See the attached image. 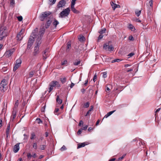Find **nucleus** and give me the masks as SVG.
<instances>
[{
    "instance_id": "nucleus-43",
    "label": "nucleus",
    "mask_w": 161,
    "mask_h": 161,
    "mask_svg": "<svg viewBox=\"0 0 161 161\" xmlns=\"http://www.w3.org/2000/svg\"><path fill=\"white\" fill-rule=\"evenodd\" d=\"M80 63V60H77V62H75L74 63V64L75 65H79Z\"/></svg>"
},
{
    "instance_id": "nucleus-27",
    "label": "nucleus",
    "mask_w": 161,
    "mask_h": 161,
    "mask_svg": "<svg viewBox=\"0 0 161 161\" xmlns=\"http://www.w3.org/2000/svg\"><path fill=\"white\" fill-rule=\"evenodd\" d=\"M58 111H59V109L58 108H55V110L54 111V113L55 115H58L59 114V113H58Z\"/></svg>"
},
{
    "instance_id": "nucleus-12",
    "label": "nucleus",
    "mask_w": 161,
    "mask_h": 161,
    "mask_svg": "<svg viewBox=\"0 0 161 161\" xmlns=\"http://www.w3.org/2000/svg\"><path fill=\"white\" fill-rule=\"evenodd\" d=\"M49 50L48 48H47L45 49V50L44 51L43 53V59H46L47 57L48 56L49 53Z\"/></svg>"
},
{
    "instance_id": "nucleus-41",
    "label": "nucleus",
    "mask_w": 161,
    "mask_h": 161,
    "mask_svg": "<svg viewBox=\"0 0 161 161\" xmlns=\"http://www.w3.org/2000/svg\"><path fill=\"white\" fill-rule=\"evenodd\" d=\"M90 105L89 102H87L84 104V106L85 108H88L89 107Z\"/></svg>"
},
{
    "instance_id": "nucleus-57",
    "label": "nucleus",
    "mask_w": 161,
    "mask_h": 161,
    "mask_svg": "<svg viewBox=\"0 0 161 161\" xmlns=\"http://www.w3.org/2000/svg\"><path fill=\"white\" fill-rule=\"evenodd\" d=\"M97 77L96 75H95L93 77V80L94 82L96 80Z\"/></svg>"
},
{
    "instance_id": "nucleus-33",
    "label": "nucleus",
    "mask_w": 161,
    "mask_h": 161,
    "mask_svg": "<svg viewBox=\"0 0 161 161\" xmlns=\"http://www.w3.org/2000/svg\"><path fill=\"white\" fill-rule=\"evenodd\" d=\"M121 60L119 59H115L112 61V63H113L115 62H120Z\"/></svg>"
},
{
    "instance_id": "nucleus-20",
    "label": "nucleus",
    "mask_w": 161,
    "mask_h": 161,
    "mask_svg": "<svg viewBox=\"0 0 161 161\" xmlns=\"http://www.w3.org/2000/svg\"><path fill=\"white\" fill-rule=\"evenodd\" d=\"M115 111V110H114L108 112L105 115L104 117V118H108V116H109L111 115L112 114H113Z\"/></svg>"
},
{
    "instance_id": "nucleus-45",
    "label": "nucleus",
    "mask_w": 161,
    "mask_h": 161,
    "mask_svg": "<svg viewBox=\"0 0 161 161\" xmlns=\"http://www.w3.org/2000/svg\"><path fill=\"white\" fill-rule=\"evenodd\" d=\"M75 0H72L71 6H74L75 3Z\"/></svg>"
},
{
    "instance_id": "nucleus-58",
    "label": "nucleus",
    "mask_w": 161,
    "mask_h": 161,
    "mask_svg": "<svg viewBox=\"0 0 161 161\" xmlns=\"http://www.w3.org/2000/svg\"><path fill=\"white\" fill-rule=\"evenodd\" d=\"M94 128L90 127L88 128V130L89 131H91V130H92L94 129Z\"/></svg>"
},
{
    "instance_id": "nucleus-25",
    "label": "nucleus",
    "mask_w": 161,
    "mask_h": 161,
    "mask_svg": "<svg viewBox=\"0 0 161 161\" xmlns=\"http://www.w3.org/2000/svg\"><path fill=\"white\" fill-rule=\"evenodd\" d=\"M78 39L80 42H83L85 40V38L84 36H80V37L78 38Z\"/></svg>"
},
{
    "instance_id": "nucleus-13",
    "label": "nucleus",
    "mask_w": 161,
    "mask_h": 161,
    "mask_svg": "<svg viewBox=\"0 0 161 161\" xmlns=\"http://www.w3.org/2000/svg\"><path fill=\"white\" fill-rule=\"evenodd\" d=\"M66 3V1L65 0H62L59 2L57 5V7L58 8H60L64 6Z\"/></svg>"
},
{
    "instance_id": "nucleus-60",
    "label": "nucleus",
    "mask_w": 161,
    "mask_h": 161,
    "mask_svg": "<svg viewBox=\"0 0 161 161\" xmlns=\"http://www.w3.org/2000/svg\"><path fill=\"white\" fill-rule=\"evenodd\" d=\"M67 63V61L66 60L64 61L62 63V65H63L66 64Z\"/></svg>"
},
{
    "instance_id": "nucleus-14",
    "label": "nucleus",
    "mask_w": 161,
    "mask_h": 161,
    "mask_svg": "<svg viewBox=\"0 0 161 161\" xmlns=\"http://www.w3.org/2000/svg\"><path fill=\"white\" fill-rule=\"evenodd\" d=\"M50 85L53 87L57 86L58 87H60V85L58 82L57 81H52L50 83Z\"/></svg>"
},
{
    "instance_id": "nucleus-53",
    "label": "nucleus",
    "mask_w": 161,
    "mask_h": 161,
    "mask_svg": "<svg viewBox=\"0 0 161 161\" xmlns=\"http://www.w3.org/2000/svg\"><path fill=\"white\" fill-rule=\"evenodd\" d=\"M129 39L130 41H133L134 39L132 36H130L129 37Z\"/></svg>"
},
{
    "instance_id": "nucleus-7",
    "label": "nucleus",
    "mask_w": 161,
    "mask_h": 161,
    "mask_svg": "<svg viewBox=\"0 0 161 161\" xmlns=\"http://www.w3.org/2000/svg\"><path fill=\"white\" fill-rule=\"evenodd\" d=\"M21 60L20 59H17L15 62L13 69V71H15L21 66Z\"/></svg>"
},
{
    "instance_id": "nucleus-16",
    "label": "nucleus",
    "mask_w": 161,
    "mask_h": 161,
    "mask_svg": "<svg viewBox=\"0 0 161 161\" xmlns=\"http://www.w3.org/2000/svg\"><path fill=\"white\" fill-rule=\"evenodd\" d=\"M111 4L112 8L114 10L117 8H120V6L119 4H117L114 3L113 2H112L111 3Z\"/></svg>"
},
{
    "instance_id": "nucleus-24",
    "label": "nucleus",
    "mask_w": 161,
    "mask_h": 161,
    "mask_svg": "<svg viewBox=\"0 0 161 161\" xmlns=\"http://www.w3.org/2000/svg\"><path fill=\"white\" fill-rule=\"evenodd\" d=\"M128 28L131 30V31H134L135 30V28L133 25L130 24L129 25Z\"/></svg>"
},
{
    "instance_id": "nucleus-47",
    "label": "nucleus",
    "mask_w": 161,
    "mask_h": 161,
    "mask_svg": "<svg viewBox=\"0 0 161 161\" xmlns=\"http://www.w3.org/2000/svg\"><path fill=\"white\" fill-rule=\"evenodd\" d=\"M134 55H135V53H130L128 55V56L129 57L128 58L131 57L132 56H133Z\"/></svg>"
},
{
    "instance_id": "nucleus-29",
    "label": "nucleus",
    "mask_w": 161,
    "mask_h": 161,
    "mask_svg": "<svg viewBox=\"0 0 161 161\" xmlns=\"http://www.w3.org/2000/svg\"><path fill=\"white\" fill-rule=\"evenodd\" d=\"M10 129V124H8V125L7 126V130H6V135H7V136H8V132L9 130Z\"/></svg>"
},
{
    "instance_id": "nucleus-64",
    "label": "nucleus",
    "mask_w": 161,
    "mask_h": 161,
    "mask_svg": "<svg viewBox=\"0 0 161 161\" xmlns=\"http://www.w3.org/2000/svg\"><path fill=\"white\" fill-rule=\"evenodd\" d=\"M83 124V121H80L79 124V126H80L81 125H82Z\"/></svg>"
},
{
    "instance_id": "nucleus-39",
    "label": "nucleus",
    "mask_w": 161,
    "mask_h": 161,
    "mask_svg": "<svg viewBox=\"0 0 161 161\" xmlns=\"http://www.w3.org/2000/svg\"><path fill=\"white\" fill-rule=\"evenodd\" d=\"M148 17L150 18L151 17V11L149 10L147 11Z\"/></svg>"
},
{
    "instance_id": "nucleus-38",
    "label": "nucleus",
    "mask_w": 161,
    "mask_h": 161,
    "mask_svg": "<svg viewBox=\"0 0 161 161\" xmlns=\"http://www.w3.org/2000/svg\"><path fill=\"white\" fill-rule=\"evenodd\" d=\"M19 105V101L18 100H17L15 103L14 104V108H16Z\"/></svg>"
},
{
    "instance_id": "nucleus-63",
    "label": "nucleus",
    "mask_w": 161,
    "mask_h": 161,
    "mask_svg": "<svg viewBox=\"0 0 161 161\" xmlns=\"http://www.w3.org/2000/svg\"><path fill=\"white\" fill-rule=\"evenodd\" d=\"M137 143H138L140 146H141V145L142 144V142L140 141H138L137 142Z\"/></svg>"
},
{
    "instance_id": "nucleus-15",
    "label": "nucleus",
    "mask_w": 161,
    "mask_h": 161,
    "mask_svg": "<svg viewBox=\"0 0 161 161\" xmlns=\"http://www.w3.org/2000/svg\"><path fill=\"white\" fill-rule=\"evenodd\" d=\"M19 143H18L14 145L13 148V151L15 153L17 152L19 149Z\"/></svg>"
},
{
    "instance_id": "nucleus-48",
    "label": "nucleus",
    "mask_w": 161,
    "mask_h": 161,
    "mask_svg": "<svg viewBox=\"0 0 161 161\" xmlns=\"http://www.w3.org/2000/svg\"><path fill=\"white\" fill-rule=\"evenodd\" d=\"M17 19H18V20L19 21H21L23 19V18L22 16H19L17 17Z\"/></svg>"
},
{
    "instance_id": "nucleus-11",
    "label": "nucleus",
    "mask_w": 161,
    "mask_h": 161,
    "mask_svg": "<svg viewBox=\"0 0 161 161\" xmlns=\"http://www.w3.org/2000/svg\"><path fill=\"white\" fill-rule=\"evenodd\" d=\"M45 31V30L44 28H43L40 30L38 35L36 36L37 37V41L39 40L38 39L39 38H40L41 40L42 37L43 36Z\"/></svg>"
},
{
    "instance_id": "nucleus-46",
    "label": "nucleus",
    "mask_w": 161,
    "mask_h": 161,
    "mask_svg": "<svg viewBox=\"0 0 161 161\" xmlns=\"http://www.w3.org/2000/svg\"><path fill=\"white\" fill-rule=\"evenodd\" d=\"M35 136V135L34 133V132L32 133L31 134V140L34 139Z\"/></svg>"
},
{
    "instance_id": "nucleus-44",
    "label": "nucleus",
    "mask_w": 161,
    "mask_h": 161,
    "mask_svg": "<svg viewBox=\"0 0 161 161\" xmlns=\"http://www.w3.org/2000/svg\"><path fill=\"white\" fill-rule=\"evenodd\" d=\"M103 77L105 78L107 77V75L106 72H103L102 73Z\"/></svg>"
},
{
    "instance_id": "nucleus-56",
    "label": "nucleus",
    "mask_w": 161,
    "mask_h": 161,
    "mask_svg": "<svg viewBox=\"0 0 161 161\" xmlns=\"http://www.w3.org/2000/svg\"><path fill=\"white\" fill-rule=\"evenodd\" d=\"M103 35H102V34L100 35L98 37V40L101 39H102L103 38Z\"/></svg>"
},
{
    "instance_id": "nucleus-42",
    "label": "nucleus",
    "mask_w": 161,
    "mask_h": 161,
    "mask_svg": "<svg viewBox=\"0 0 161 161\" xmlns=\"http://www.w3.org/2000/svg\"><path fill=\"white\" fill-rule=\"evenodd\" d=\"M46 108V104H44V106H42L41 108V111L42 112H44Z\"/></svg>"
},
{
    "instance_id": "nucleus-52",
    "label": "nucleus",
    "mask_w": 161,
    "mask_h": 161,
    "mask_svg": "<svg viewBox=\"0 0 161 161\" xmlns=\"http://www.w3.org/2000/svg\"><path fill=\"white\" fill-rule=\"evenodd\" d=\"M33 148L35 149H36L37 148V144L36 143H34L33 145Z\"/></svg>"
},
{
    "instance_id": "nucleus-26",
    "label": "nucleus",
    "mask_w": 161,
    "mask_h": 161,
    "mask_svg": "<svg viewBox=\"0 0 161 161\" xmlns=\"http://www.w3.org/2000/svg\"><path fill=\"white\" fill-rule=\"evenodd\" d=\"M32 44L33 43H31L30 42H28L27 49H30Z\"/></svg>"
},
{
    "instance_id": "nucleus-3",
    "label": "nucleus",
    "mask_w": 161,
    "mask_h": 161,
    "mask_svg": "<svg viewBox=\"0 0 161 161\" xmlns=\"http://www.w3.org/2000/svg\"><path fill=\"white\" fill-rule=\"evenodd\" d=\"M38 39L39 40L38 41H36V45L35 47L34 51L33 52L34 55V56L36 55L37 54L39 53V47L40 44L41 43V38H39Z\"/></svg>"
},
{
    "instance_id": "nucleus-8",
    "label": "nucleus",
    "mask_w": 161,
    "mask_h": 161,
    "mask_svg": "<svg viewBox=\"0 0 161 161\" xmlns=\"http://www.w3.org/2000/svg\"><path fill=\"white\" fill-rule=\"evenodd\" d=\"M103 48L106 51H111L114 50V47L112 45H110L109 46V45L106 44L104 45Z\"/></svg>"
},
{
    "instance_id": "nucleus-10",
    "label": "nucleus",
    "mask_w": 161,
    "mask_h": 161,
    "mask_svg": "<svg viewBox=\"0 0 161 161\" xmlns=\"http://www.w3.org/2000/svg\"><path fill=\"white\" fill-rule=\"evenodd\" d=\"M24 31V29H22L19 33L17 35L16 37L17 40L20 41L22 39L23 37L22 35L23 34Z\"/></svg>"
},
{
    "instance_id": "nucleus-4",
    "label": "nucleus",
    "mask_w": 161,
    "mask_h": 161,
    "mask_svg": "<svg viewBox=\"0 0 161 161\" xmlns=\"http://www.w3.org/2000/svg\"><path fill=\"white\" fill-rule=\"evenodd\" d=\"M7 81L4 79L2 80L0 84V89L1 90L4 92L6 90L7 86Z\"/></svg>"
},
{
    "instance_id": "nucleus-17",
    "label": "nucleus",
    "mask_w": 161,
    "mask_h": 161,
    "mask_svg": "<svg viewBox=\"0 0 161 161\" xmlns=\"http://www.w3.org/2000/svg\"><path fill=\"white\" fill-rule=\"evenodd\" d=\"M16 116V111L14 109L12 112V114L10 117V121H13Z\"/></svg>"
},
{
    "instance_id": "nucleus-54",
    "label": "nucleus",
    "mask_w": 161,
    "mask_h": 161,
    "mask_svg": "<svg viewBox=\"0 0 161 161\" xmlns=\"http://www.w3.org/2000/svg\"><path fill=\"white\" fill-rule=\"evenodd\" d=\"M125 155H126L125 154H123L122 157H120V158H119V160H121L122 159L124 158V157L125 156Z\"/></svg>"
},
{
    "instance_id": "nucleus-37",
    "label": "nucleus",
    "mask_w": 161,
    "mask_h": 161,
    "mask_svg": "<svg viewBox=\"0 0 161 161\" xmlns=\"http://www.w3.org/2000/svg\"><path fill=\"white\" fill-rule=\"evenodd\" d=\"M71 47V43L70 42H68L67 44V49L66 50H68Z\"/></svg>"
},
{
    "instance_id": "nucleus-62",
    "label": "nucleus",
    "mask_w": 161,
    "mask_h": 161,
    "mask_svg": "<svg viewBox=\"0 0 161 161\" xmlns=\"http://www.w3.org/2000/svg\"><path fill=\"white\" fill-rule=\"evenodd\" d=\"M42 118H37L36 120V121H42Z\"/></svg>"
},
{
    "instance_id": "nucleus-50",
    "label": "nucleus",
    "mask_w": 161,
    "mask_h": 161,
    "mask_svg": "<svg viewBox=\"0 0 161 161\" xmlns=\"http://www.w3.org/2000/svg\"><path fill=\"white\" fill-rule=\"evenodd\" d=\"M44 117H42V120H43L44 121H46L47 120H49V119L47 117L45 116V115H44Z\"/></svg>"
},
{
    "instance_id": "nucleus-59",
    "label": "nucleus",
    "mask_w": 161,
    "mask_h": 161,
    "mask_svg": "<svg viewBox=\"0 0 161 161\" xmlns=\"http://www.w3.org/2000/svg\"><path fill=\"white\" fill-rule=\"evenodd\" d=\"M88 127V125H85V126H84L83 128L82 129V130H86L87 129V128Z\"/></svg>"
},
{
    "instance_id": "nucleus-18",
    "label": "nucleus",
    "mask_w": 161,
    "mask_h": 161,
    "mask_svg": "<svg viewBox=\"0 0 161 161\" xmlns=\"http://www.w3.org/2000/svg\"><path fill=\"white\" fill-rule=\"evenodd\" d=\"M87 145V144H86L85 142L81 143H80L78 145L77 148L79 149L80 148L83 147H85L86 145Z\"/></svg>"
},
{
    "instance_id": "nucleus-55",
    "label": "nucleus",
    "mask_w": 161,
    "mask_h": 161,
    "mask_svg": "<svg viewBox=\"0 0 161 161\" xmlns=\"http://www.w3.org/2000/svg\"><path fill=\"white\" fill-rule=\"evenodd\" d=\"M81 132H82L81 130V129L79 130L77 133V135H80L81 134Z\"/></svg>"
},
{
    "instance_id": "nucleus-49",
    "label": "nucleus",
    "mask_w": 161,
    "mask_h": 161,
    "mask_svg": "<svg viewBox=\"0 0 161 161\" xmlns=\"http://www.w3.org/2000/svg\"><path fill=\"white\" fill-rule=\"evenodd\" d=\"M49 86H50V87H49V92H51L53 89V87L50 84L49 85Z\"/></svg>"
},
{
    "instance_id": "nucleus-1",
    "label": "nucleus",
    "mask_w": 161,
    "mask_h": 161,
    "mask_svg": "<svg viewBox=\"0 0 161 161\" xmlns=\"http://www.w3.org/2000/svg\"><path fill=\"white\" fill-rule=\"evenodd\" d=\"M8 35V31L5 27H2L0 30V40L5 39Z\"/></svg>"
},
{
    "instance_id": "nucleus-36",
    "label": "nucleus",
    "mask_w": 161,
    "mask_h": 161,
    "mask_svg": "<svg viewBox=\"0 0 161 161\" xmlns=\"http://www.w3.org/2000/svg\"><path fill=\"white\" fill-rule=\"evenodd\" d=\"M149 4L150 6L149 7V9H150V7L152 8V6H153V1H152V0H151L149 1Z\"/></svg>"
},
{
    "instance_id": "nucleus-6",
    "label": "nucleus",
    "mask_w": 161,
    "mask_h": 161,
    "mask_svg": "<svg viewBox=\"0 0 161 161\" xmlns=\"http://www.w3.org/2000/svg\"><path fill=\"white\" fill-rule=\"evenodd\" d=\"M37 31V29H35L32 32V36H31L29 38L28 42H30L31 43H33L34 41V38H37L36 37V32Z\"/></svg>"
},
{
    "instance_id": "nucleus-32",
    "label": "nucleus",
    "mask_w": 161,
    "mask_h": 161,
    "mask_svg": "<svg viewBox=\"0 0 161 161\" xmlns=\"http://www.w3.org/2000/svg\"><path fill=\"white\" fill-rule=\"evenodd\" d=\"M106 31V29L105 28H104L102 29L101 31H99V33L100 34L104 33Z\"/></svg>"
},
{
    "instance_id": "nucleus-19",
    "label": "nucleus",
    "mask_w": 161,
    "mask_h": 161,
    "mask_svg": "<svg viewBox=\"0 0 161 161\" xmlns=\"http://www.w3.org/2000/svg\"><path fill=\"white\" fill-rule=\"evenodd\" d=\"M52 21L50 19H48L46 22V24L45 25V27L46 29L49 27Z\"/></svg>"
},
{
    "instance_id": "nucleus-61",
    "label": "nucleus",
    "mask_w": 161,
    "mask_h": 161,
    "mask_svg": "<svg viewBox=\"0 0 161 161\" xmlns=\"http://www.w3.org/2000/svg\"><path fill=\"white\" fill-rule=\"evenodd\" d=\"M75 84L71 82V84L70 86V88H73V87L74 86Z\"/></svg>"
},
{
    "instance_id": "nucleus-9",
    "label": "nucleus",
    "mask_w": 161,
    "mask_h": 161,
    "mask_svg": "<svg viewBox=\"0 0 161 161\" xmlns=\"http://www.w3.org/2000/svg\"><path fill=\"white\" fill-rule=\"evenodd\" d=\"M14 51V49H12L6 51L4 53V55L7 58L10 57L13 54Z\"/></svg>"
},
{
    "instance_id": "nucleus-40",
    "label": "nucleus",
    "mask_w": 161,
    "mask_h": 161,
    "mask_svg": "<svg viewBox=\"0 0 161 161\" xmlns=\"http://www.w3.org/2000/svg\"><path fill=\"white\" fill-rule=\"evenodd\" d=\"M50 2V4H54L56 1V0H49Z\"/></svg>"
},
{
    "instance_id": "nucleus-34",
    "label": "nucleus",
    "mask_w": 161,
    "mask_h": 161,
    "mask_svg": "<svg viewBox=\"0 0 161 161\" xmlns=\"http://www.w3.org/2000/svg\"><path fill=\"white\" fill-rule=\"evenodd\" d=\"M60 80L62 83L64 84L66 81V79L65 77H64L63 78H61Z\"/></svg>"
},
{
    "instance_id": "nucleus-30",
    "label": "nucleus",
    "mask_w": 161,
    "mask_h": 161,
    "mask_svg": "<svg viewBox=\"0 0 161 161\" xmlns=\"http://www.w3.org/2000/svg\"><path fill=\"white\" fill-rule=\"evenodd\" d=\"M35 73L34 70H32L29 73V77H31L33 76Z\"/></svg>"
},
{
    "instance_id": "nucleus-22",
    "label": "nucleus",
    "mask_w": 161,
    "mask_h": 161,
    "mask_svg": "<svg viewBox=\"0 0 161 161\" xmlns=\"http://www.w3.org/2000/svg\"><path fill=\"white\" fill-rule=\"evenodd\" d=\"M71 9L72 11L74 13L77 14L78 13V11L76 9L74 6H71Z\"/></svg>"
},
{
    "instance_id": "nucleus-23",
    "label": "nucleus",
    "mask_w": 161,
    "mask_h": 161,
    "mask_svg": "<svg viewBox=\"0 0 161 161\" xmlns=\"http://www.w3.org/2000/svg\"><path fill=\"white\" fill-rule=\"evenodd\" d=\"M59 24V22L56 20L55 19L53 22V24L55 28L57 26V25Z\"/></svg>"
},
{
    "instance_id": "nucleus-35",
    "label": "nucleus",
    "mask_w": 161,
    "mask_h": 161,
    "mask_svg": "<svg viewBox=\"0 0 161 161\" xmlns=\"http://www.w3.org/2000/svg\"><path fill=\"white\" fill-rule=\"evenodd\" d=\"M27 156L28 159L29 160H30L31 158L32 157V155H31L30 153H28L27 154Z\"/></svg>"
},
{
    "instance_id": "nucleus-31",
    "label": "nucleus",
    "mask_w": 161,
    "mask_h": 161,
    "mask_svg": "<svg viewBox=\"0 0 161 161\" xmlns=\"http://www.w3.org/2000/svg\"><path fill=\"white\" fill-rule=\"evenodd\" d=\"M67 148L64 145H63L60 149V150L61 151H63L66 150Z\"/></svg>"
},
{
    "instance_id": "nucleus-21",
    "label": "nucleus",
    "mask_w": 161,
    "mask_h": 161,
    "mask_svg": "<svg viewBox=\"0 0 161 161\" xmlns=\"http://www.w3.org/2000/svg\"><path fill=\"white\" fill-rule=\"evenodd\" d=\"M56 101L59 104H61L62 102V100L59 98V96L58 95L57 96Z\"/></svg>"
},
{
    "instance_id": "nucleus-5",
    "label": "nucleus",
    "mask_w": 161,
    "mask_h": 161,
    "mask_svg": "<svg viewBox=\"0 0 161 161\" xmlns=\"http://www.w3.org/2000/svg\"><path fill=\"white\" fill-rule=\"evenodd\" d=\"M69 8H68L64 9L59 14V17L63 18L64 17L67 16L70 12Z\"/></svg>"
},
{
    "instance_id": "nucleus-28",
    "label": "nucleus",
    "mask_w": 161,
    "mask_h": 161,
    "mask_svg": "<svg viewBox=\"0 0 161 161\" xmlns=\"http://www.w3.org/2000/svg\"><path fill=\"white\" fill-rule=\"evenodd\" d=\"M141 10H136L135 11V14L137 17H138L141 13Z\"/></svg>"
},
{
    "instance_id": "nucleus-51",
    "label": "nucleus",
    "mask_w": 161,
    "mask_h": 161,
    "mask_svg": "<svg viewBox=\"0 0 161 161\" xmlns=\"http://www.w3.org/2000/svg\"><path fill=\"white\" fill-rule=\"evenodd\" d=\"M46 145H42L41 146V150H44L46 147Z\"/></svg>"
},
{
    "instance_id": "nucleus-2",
    "label": "nucleus",
    "mask_w": 161,
    "mask_h": 161,
    "mask_svg": "<svg viewBox=\"0 0 161 161\" xmlns=\"http://www.w3.org/2000/svg\"><path fill=\"white\" fill-rule=\"evenodd\" d=\"M51 14V12L49 11H46L42 12L39 16L40 19L42 21H43L46 19L47 18H49V16Z\"/></svg>"
}]
</instances>
